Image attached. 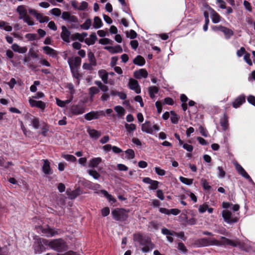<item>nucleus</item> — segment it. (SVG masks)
Masks as SVG:
<instances>
[{
    "label": "nucleus",
    "mask_w": 255,
    "mask_h": 255,
    "mask_svg": "<svg viewBox=\"0 0 255 255\" xmlns=\"http://www.w3.org/2000/svg\"><path fill=\"white\" fill-rule=\"evenodd\" d=\"M221 240L218 241L217 240H213V244L215 245H229L233 247H239L242 250H245V244L243 242H240L238 240L235 241L231 240L224 237H221Z\"/></svg>",
    "instance_id": "f257e3e1"
},
{
    "label": "nucleus",
    "mask_w": 255,
    "mask_h": 255,
    "mask_svg": "<svg viewBox=\"0 0 255 255\" xmlns=\"http://www.w3.org/2000/svg\"><path fill=\"white\" fill-rule=\"evenodd\" d=\"M140 245L142 246L141 251L143 253H148L154 248V244L151 242L150 238L145 235H138L137 239Z\"/></svg>",
    "instance_id": "f03ea898"
},
{
    "label": "nucleus",
    "mask_w": 255,
    "mask_h": 255,
    "mask_svg": "<svg viewBox=\"0 0 255 255\" xmlns=\"http://www.w3.org/2000/svg\"><path fill=\"white\" fill-rule=\"evenodd\" d=\"M61 18L68 23L71 24V28L79 27L78 18L77 16L72 15L68 11H63L62 13Z\"/></svg>",
    "instance_id": "7ed1b4c3"
},
{
    "label": "nucleus",
    "mask_w": 255,
    "mask_h": 255,
    "mask_svg": "<svg viewBox=\"0 0 255 255\" xmlns=\"http://www.w3.org/2000/svg\"><path fill=\"white\" fill-rule=\"evenodd\" d=\"M128 211L123 208H116L112 211L113 218L118 221H125L128 218Z\"/></svg>",
    "instance_id": "20e7f679"
},
{
    "label": "nucleus",
    "mask_w": 255,
    "mask_h": 255,
    "mask_svg": "<svg viewBox=\"0 0 255 255\" xmlns=\"http://www.w3.org/2000/svg\"><path fill=\"white\" fill-rule=\"evenodd\" d=\"M50 248L58 252H61L67 250L65 242L61 239L51 240Z\"/></svg>",
    "instance_id": "39448f33"
},
{
    "label": "nucleus",
    "mask_w": 255,
    "mask_h": 255,
    "mask_svg": "<svg viewBox=\"0 0 255 255\" xmlns=\"http://www.w3.org/2000/svg\"><path fill=\"white\" fill-rule=\"evenodd\" d=\"M222 216L224 221L228 224L235 223L239 220V218L235 214H233L231 211L227 209L223 210Z\"/></svg>",
    "instance_id": "423d86ee"
},
{
    "label": "nucleus",
    "mask_w": 255,
    "mask_h": 255,
    "mask_svg": "<svg viewBox=\"0 0 255 255\" xmlns=\"http://www.w3.org/2000/svg\"><path fill=\"white\" fill-rule=\"evenodd\" d=\"M141 129L143 131L150 134H154L160 130L158 126L153 124L149 121H146L144 124H142Z\"/></svg>",
    "instance_id": "0eeeda50"
},
{
    "label": "nucleus",
    "mask_w": 255,
    "mask_h": 255,
    "mask_svg": "<svg viewBox=\"0 0 255 255\" xmlns=\"http://www.w3.org/2000/svg\"><path fill=\"white\" fill-rule=\"evenodd\" d=\"M102 116H105V112L103 111H91L84 115L85 119L88 121L98 119Z\"/></svg>",
    "instance_id": "6e6552de"
},
{
    "label": "nucleus",
    "mask_w": 255,
    "mask_h": 255,
    "mask_svg": "<svg viewBox=\"0 0 255 255\" xmlns=\"http://www.w3.org/2000/svg\"><path fill=\"white\" fill-rule=\"evenodd\" d=\"M28 102L31 107H36L43 111L46 108V104L42 101H36L32 98H29Z\"/></svg>",
    "instance_id": "1a4fd4ad"
},
{
    "label": "nucleus",
    "mask_w": 255,
    "mask_h": 255,
    "mask_svg": "<svg viewBox=\"0 0 255 255\" xmlns=\"http://www.w3.org/2000/svg\"><path fill=\"white\" fill-rule=\"evenodd\" d=\"M246 102V96L242 94L238 96L232 102V105L235 109L240 108Z\"/></svg>",
    "instance_id": "9d476101"
},
{
    "label": "nucleus",
    "mask_w": 255,
    "mask_h": 255,
    "mask_svg": "<svg viewBox=\"0 0 255 255\" xmlns=\"http://www.w3.org/2000/svg\"><path fill=\"white\" fill-rule=\"evenodd\" d=\"M130 89L134 91L136 94H139L141 92V89L138 81L134 79H130L128 84Z\"/></svg>",
    "instance_id": "9b49d317"
},
{
    "label": "nucleus",
    "mask_w": 255,
    "mask_h": 255,
    "mask_svg": "<svg viewBox=\"0 0 255 255\" xmlns=\"http://www.w3.org/2000/svg\"><path fill=\"white\" fill-rule=\"evenodd\" d=\"M234 165L236 170L240 174H241L245 178L248 179L250 182H253V180L251 177L240 164H239L238 162H236Z\"/></svg>",
    "instance_id": "f8f14e48"
},
{
    "label": "nucleus",
    "mask_w": 255,
    "mask_h": 255,
    "mask_svg": "<svg viewBox=\"0 0 255 255\" xmlns=\"http://www.w3.org/2000/svg\"><path fill=\"white\" fill-rule=\"evenodd\" d=\"M212 21L214 23H218L222 21V17L214 9L209 8Z\"/></svg>",
    "instance_id": "ddd939ff"
},
{
    "label": "nucleus",
    "mask_w": 255,
    "mask_h": 255,
    "mask_svg": "<svg viewBox=\"0 0 255 255\" xmlns=\"http://www.w3.org/2000/svg\"><path fill=\"white\" fill-rule=\"evenodd\" d=\"M68 63L70 68H77L80 66L81 63V59L79 57H74L68 58Z\"/></svg>",
    "instance_id": "4468645a"
},
{
    "label": "nucleus",
    "mask_w": 255,
    "mask_h": 255,
    "mask_svg": "<svg viewBox=\"0 0 255 255\" xmlns=\"http://www.w3.org/2000/svg\"><path fill=\"white\" fill-rule=\"evenodd\" d=\"M61 37L62 39L66 42H69L71 32L64 25L61 26Z\"/></svg>",
    "instance_id": "2eb2a0df"
},
{
    "label": "nucleus",
    "mask_w": 255,
    "mask_h": 255,
    "mask_svg": "<svg viewBox=\"0 0 255 255\" xmlns=\"http://www.w3.org/2000/svg\"><path fill=\"white\" fill-rule=\"evenodd\" d=\"M41 231L42 233L45 235L47 237H51L58 234V232L57 230L49 227L45 229L41 228Z\"/></svg>",
    "instance_id": "dca6fc26"
},
{
    "label": "nucleus",
    "mask_w": 255,
    "mask_h": 255,
    "mask_svg": "<svg viewBox=\"0 0 255 255\" xmlns=\"http://www.w3.org/2000/svg\"><path fill=\"white\" fill-rule=\"evenodd\" d=\"M16 11L19 14L18 18L19 19H22L28 15L27 10L25 5H20L18 6Z\"/></svg>",
    "instance_id": "f3484780"
},
{
    "label": "nucleus",
    "mask_w": 255,
    "mask_h": 255,
    "mask_svg": "<svg viewBox=\"0 0 255 255\" xmlns=\"http://www.w3.org/2000/svg\"><path fill=\"white\" fill-rule=\"evenodd\" d=\"M134 77L137 79H140L141 78H145L148 76V73L147 71L144 69H141L139 70H136L134 72Z\"/></svg>",
    "instance_id": "a211bd4d"
},
{
    "label": "nucleus",
    "mask_w": 255,
    "mask_h": 255,
    "mask_svg": "<svg viewBox=\"0 0 255 255\" xmlns=\"http://www.w3.org/2000/svg\"><path fill=\"white\" fill-rule=\"evenodd\" d=\"M104 49L112 54L122 53L123 52V49L119 45L115 46H105Z\"/></svg>",
    "instance_id": "6ab92c4d"
},
{
    "label": "nucleus",
    "mask_w": 255,
    "mask_h": 255,
    "mask_svg": "<svg viewBox=\"0 0 255 255\" xmlns=\"http://www.w3.org/2000/svg\"><path fill=\"white\" fill-rule=\"evenodd\" d=\"M71 111L74 115H78L84 113L85 112V108L82 105H77L72 106Z\"/></svg>",
    "instance_id": "aec40b11"
},
{
    "label": "nucleus",
    "mask_w": 255,
    "mask_h": 255,
    "mask_svg": "<svg viewBox=\"0 0 255 255\" xmlns=\"http://www.w3.org/2000/svg\"><path fill=\"white\" fill-rule=\"evenodd\" d=\"M13 51L21 54L25 53L27 52V48L26 47H20L17 44L14 43L11 46Z\"/></svg>",
    "instance_id": "412c9836"
},
{
    "label": "nucleus",
    "mask_w": 255,
    "mask_h": 255,
    "mask_svg": "<svg viewBox=\"0 0 255 255\" xmlns=\"http://www.w3.org/2000/svg\"><path fill=\"white\" fill-rule=\"evenodd\" d=\"M43 50L45 54L53 58L56 57L57 55V51L49 46H46L43 47Z\"/></svg>",
    "instance_id": "4be33fe9"
},
{
    "label": "nucleus",
    "mask_w": 255,
    "mask_h": 255,
    "mask_svg": "<svg viewBox=\"0 0 255 255\" xmlns=\"http://www.w3.org/2000/svg\"><path fill=\"white\" fill-rule=\"evenodd\" d=\"M44 164L42 166V171L43 172L46 174H52V171L50 166V163L47 159L43 160Z\"/></svg>",
    "instance_id": "5701e85b"
},
{
    "label": "nucleus",
    "mask_w": 255,
    "mask_h": 255,
    "mask_svg": "<svg viewBox=\"0 0 255 255\" xmlns=\"http://www.w3.org/2000/svg\"><path fill=\"white\" fill-rule=\"evenodd\" d=\"M97 39V37L95 33H92L89 36L86 38L84 40L85 42L88 45H91L94 44L96 40Z\"/></svg>",
    "instance_id": "b1692460"
},
{
    "label": "nucleus",
    "mask_w": 255,
    "mask_h": 255,
    "mask_svg": "<svg viewBox=\"0 0 255 255\" xmlns=\"http://www.w3.org/2000/svg\"><path fill=\"white\" fill-rule=\"evenodd\" d=\"M100 77L102 79V81L105 84H108V73L105 70H101L98 72Z\"/></svg>",
    "instance_id": "393cba45"
},
{
    "label": "nucleus",
    "mask_w": 255,
    "mask_h": 255,
    "mask_svg": "<svg viewBox=\"0 0 255 255\" xmlns=\"http://www.w3.org/2000/svg\"><path fill=\"white\" fill-rule=\"evenodd\" d=\"M133 63L135 65L142 66L145 64V61L141 56L138 55L133 59Z\"/></svg>",
    "instance_id": "a878e982"
},
{
    "label": "nucleus",
    "mask_w": 255,
    "mask_h": 255,
    "mask_svg": "<svg viewBox=\"0 0 255 255\" xmlns=\"http://www.w3.org/2000/svg\"><path fill=\"white\" fill-rule=\"evenodd\" d=\"M222 32L224 33L226 39H229L234 34L233 30L225 26L222 30Z\"/></svg>",
    "instance_id": "bb28decb"
},
{
    "label": "nucleus",
    "mask_w": 255,
    "mask_h": 255,
    "mask_svg": "<svg viewBox=\"0 0 255 255\" xmlns=\"http://www.w3.org/2000/svg\"><path fill=\"white\" fill-rule=\"evenodd\" d=\"M87 131L92 138L97 139L101 136V133L94 129L89 128Z\"/></svg>",
    "instance_id": "cd10ccee"
},
{
    "label": "nucleus",
    "mask_w": 255,
    "mask_h": 255,
    "mask_svg": "<svg viewBox=\"0 0 255 255\" xmlns=\"http://www.w3.org/2000/svg\"><path fill=\"white\" fill-rule=\"evenodd\" d=\"M102 159L100 157H96L92 159L89 163V167H96L101 162Z\"/></svg>",
    "instance_id": "c85d7f7f"
},
{
    "label": "nucleus",
    "mask_w": 255,
    "mask_h": 255,
    "mask_svg": "<svg viewBox=\"0 0 255 255\" xmlns=\"http://www.w3.org/2000/svg\"><path fill=\"white\" fill-rule=\"evenodd\" d=\"M35 17L36 19L41 23L47 22L49 20V18L48 16H44L40 13H38Z\"/></svg>",
    "instance_id": "c756f323"
},
{
    "label": "nucleus",
    "mask_w": 255,
    "mask_h": 255,
    "mask_svg": "<svg viewBox=\"0 0 255 255\" xmlns=\"http://www.w3.org/2000/svg\"><path fill=\"white\" fill-rule=\"evenodd\" d=\"M103 23L102 20L98 16H96L94 19L93 27L96 29H98L102 26Z\"/></svg>",
    "instance_id": "7c9ffc66"
},
{
    "label": "nucleus",
    "mask_w": 255,
    "mask_h": 255,
    "mask_svg": "<svg viewBox=\"0 0 255 255\" xmlns=\"http://www.w3.org/2000/svg\"><path fill=\"white\" fill-rule=\"evenodd\" d=\"M171 117V122L173 124H177L178 123L180 117L177 115L174 111H170V112Z\"/></svg>",
    "instance_id": "2f4dec72"
},
{
    "label": "nucleus",
    "mask_w": 255,
    "mask_h": 255,
    "mask_svg": "<svg viewBox=\"0 0 255 255\" xmlns=\"http://www.w3.org/2000/svg\"><path fill=\"white\" fill-rule=\"evenodd\" d=\"M198 243L202 247H206L208 246L211 245H213V240L212 241H209L207 238H203L198 241Z\"/></svg>",
    "instance_id": "473e14b6"
},
{
    "label": "nucleus",
    "mask_w": 255,
    "mask_h": 255,
    "mask_svg": "<svg viewBox=\"0 0 255 255\" xmlns=\"http://www.w3.org/2000/svg\"><path fill=\"white\" fill-rule=\"evenodd\" d=\"M92 25V20L88 18L82 24L80 25V27L83 30H88Z\"/></svg>",
    "instance_id": "72a5a7b5"
},
{
    "label": "nucleus",
    "mask_w": 255,
    "mask_h": 255,
    "mask_svg": "<svg viewBox=\"0 0 255 255\" xmlns=\"http://www.w3.org/2000/svg\"><path fill=\"white\" fill-rule=\"evenodd\" d=\"M0 28L8 32H10L12 30V26L7 25V23L3 20H0Z\"/></svg>",
    "instance_id": "f704fd0d"
},
{
    "label": "nucleus",
    "mask_w": 255,
    "mask_h": 255,
    "mask_svg": "<svg viewBox=\"0 0 255 255\" xmlns=\"http://www.w3.org/2000/svg\"><path fill=\"white\" fill-rule=\"evenodd\" d=\"M30 123L32 127L35 129H38L39 128V119L35 117H33L30 119Z\"/></svg>",
    "instance_id": "c9c22d12"
},
{
    "label": "nucleus",
    "mask_w": 255,
    "mask_h": 255,
    "mask_svg": "<svg viewBox=\"0 0 255 255\" xmlns=\"http://www.w3.org/2000/svg\"><path fill=\"white\" fill-rule=\"evenodd\" d=\"M115 111L117 113L119 117H122L124 115L125 110L123 107L121 106H117L114 108Z\"/></svg>",
    "instance_id": "e433bc0d"
},
{
    "label": "nucleus",
    "mask_w": 255,
    "mask_h": 255,
    "mask_svg": "<svg viewBox=\"0 0 255 255\" xmlns=\"http://www.w3.org/2000/svg\"><path fill=\"white\" fill-rule=\"evenodd\" d=\"M158 92V88L156 86H151L149 88V94L151 98H153L155 95Z\"/></svg>",
    "instance_id": "4c0bfd02"
},
{
    "label": "nucleus",
    "mask_w": 255,
    "mask_h": 255,
    "mask_svg": "<svg viewBox=\"0 0 255 255\" xmlns=\"http://www.w3.org/2000/svg\"><path fill=\"white\" fill-rule=\"evenodd\" d=\"M12 165L11 162H6L3 158H0V166L3 168H8L10 166Z\"/></svg>",
    "instance_id": "58836bf2"
},
{
    "label": "nucleus",
    "mask_w": 255,
    "mask_h": 255,
    "mask_svg": "<svg viewBox=\"0 0 255 255\" xmlns=\"http://www.w3.org/2000/svg\"><path fill=\"white\" fill-rule=\"evenodd\" d=\"M227 117L224 116L220 121L221 126L222 127L223 129L225 130L228 128V123Z\"/></svg>",
    "instance_id": "ea45409f"
},
{
    "label": "nucleus",
    "mask_w": 255,
    "mask_h": 255,
    "mask_svg": "<svg viewBox=\"0 0 255 255\" xmlns=\"http://www.w3.org/2000/svg\"><path fill=\"white\" fill-rule=\"evenodd\" d=\"M88 57L90 63L93 64V65L96 66L97 63L94 53L92 52H89L88 54Z\"/></svg>",
    "instance_id": "a19ab883"
},
{
    "label": "nucleus",
    "mask_w": 255,
    "mask_h": 255,
    "mask_svg": "<svg viewBox=\"0 0 255 255\" xmlns=\"http://www.w3.org/2000/svg\"><path fill=\"white\" fill-rule=\"evenodd\" d=\"M100 89L96 87H91L89 89V92L90 96L93 97L95 94H98Z\"/></svg>",
    "instance_id": "79ce46f5"
},
{
    "label": "nucleus",
    "mask_w": 255,
    "mask_h": 255,
    "mask_svg": "<svg viewBox=\"0 0 255 255\" xmlns=\"http://www.w3.org/2000/svg\"><path fill=\"white\" fill-rule=\"evenodd\" d=\"M70 70L73 77L79 80L80 77V75L78 72V68H70Z\"/></svg>",
    "instance_id": "37998d69"
},
{
    "label": "nucleus",
    "mask_w": 255,
    "mask_h": 255,
    "mask_svg": "<svg viewBox=\"0 0 255 255\" xmlns=\"http://www.w3.org/2000/svg\"><path fill=\"white\" fill-rule=\"evenodd\" d=\"M24 22L27 24L29 26H32L34 25V22L33 21L32 18L27 15L23 18L22 19Z\"/></svg>",
    "instance_id": "c03bdc74"
},
{
    "label": "nucleus",
    "mask_w": 255,
    "mask_h": 255,
    "mask_svg": "<svg viewBox=\"0 0 255 255\" xmlns=\"http://www.w3.org/2000/svg\"><path fill=\"white\" fill-rule=\"evenodd\" d=\"M49 12L55 16H59L61 14L62 15L61 9L58 8H53Z\"/></svg>",
    "instance_id": "a18cd8bd"
},
{
    "label": "nucleus",
    "mask_w": 255,
    "mask_h": 255,
    "mask_svg": "<svg viewBox=\"0 0 255 255\" xmlns=\"http://www.w3.org/2000/svg\"><path fill=\"white\" fill-rule=\"evenodd\" d=\"M180 180L183 183L187 185H190L192 184L193 179H188L184 177H180Z\"/></svg>",
    "instance_id": "49530a36"
},
{
    "label": "nucleus",
    "mask_w": 255,
    "mask_h": 255,
    "mask_svg": "<svg viewBox=\"0 0 255 255\" xmlns=\"http://www.w3.org/2000/svg\"><path fill=\"white\" fill-rule=\"evenodd\" d=\"M25 37L29 41H34L37 39V35L35 33H27L25 35Z\"/></svg>",
    "instance_id": "de8ad7c7"
},
{
    "label": "nucleus",
    "mask_w": 255,
    "mask_h": 255,
    "mask_svg": "<svg viewBox=\"0 0 255 255\" xmlns=\"http://www.w3.org/2000/svg\"><path fill=\"white\" fill-rule=\"evenodd\" d=\"M88 172L89 175L92 176L95 179H98L100 176V174L96 170H89Z\"/></svg>",
    "instance_id": "09e8293b"
},
{
    "label": "nucleus",
    "mask_w": 255,
    "mask_h": 255,
    "mask_svg": "<svg viewBox=\"0 0 255 255\" xmlns=\"http://www.w3.org/2000/svg\"><path fill=\"white\" fill-rule=\"evenodd\" d=\"M40 84L39 81H35L33 82V84L30 87V91L31 92L34 93L37 91V86Z\"/></svg>",
    "instance_id": "8fccbe9b"
},
{
    "label": "nucleus",
    "mask_w": 255,
    "mask_h": 255,
    "mask_svg": "<svg viewBox=\"0 0 255 255\" xmlns=\"http://www.w3.org/2000/svg\"><path fill=\"white\" fill-rule=\"evenodd\" d=\"M49 130V126L46 124H44L42 128L41 133L44 136H46L47 133Z\"/></svg>",
    "instance_id": "3c124183"
},
{
    "label": "nucleus",
    "mask_w": 255,
    "mask_h": 255,
    "mask_svg": "<svg viewBox=\"0 0 255 255\" xmlns=\"http://www.w3.org/2000/svg\"><path fill=\"white\" fill-rule=\"evenodd\" d=\"M218 170V177L220 178H223L225 177L226 175V172L221 166H218L217 168Z\"/></svg>",
    "instance_id": "603ef678"
},
{
    "label": "nucleus",
    "mask_w": 255,
    "mask_h": 255,
    "mask_svg": "<svg viewBox=\"0 0 255 255\" xmlns=\"http://www.w3.org/2000/svg\"><path fill=\"white\" fill-rule=\"evenodd\" d=\"M159 182L156 180H153L151 183L150 184V186L148 187L150 190H156L158 187Z\"/></svg>",
    "instance_id": "864d4df0"
},
{
    "label": "nucleus",
    "mask_w": 255,
    "mask_h": 255,
    "mask_svg": "<svg viewBox=\"0 0 255 255\" xmlns=\"http://www.w3.org/2000/svg\"><path fill=\"white\" fill-rule=\"evenodd\" d=\"M62 157L67 161L71 162L75 161L76 160V158L74 156L72 155L63 154L62 155Z\"/></svg>",
    "instance_id": "5fc2aeb1"
},
{
    "label": "nucleus",
    "mask_w": 255,
    "mask_h": 255,
    "mask_svg": "<svg viewBox=\"0 0 255 255\" xmlns=\"http://www.w3.org/2000/svg\"><path fill=\"white\" fill-rule=\"evenodd\" d=\"M112 41L107 38H104L100 39L99 41V43L102 45H106L112 43Z\"/></svg>",
    "instance_id": "6e6d98bb"
},
{
    "label": "nucleus",
    "mask_w": 255,
    "mask_h": 255,
    "mask_svg": "<svg viewBox=\"0 0 255 255\" xmlns=\"http://www.w3.org/2000/svg\"><path fill=\"white\" fill-rule=\"evenodd\" d=\"M201 183L203 186V188L205 190H210L211 188V186L209 185L207 181L205 179H202L201 181Z\"/></svg>",
    "instance_id": "4d7b16f0"
},
{
    "label": "nucleus",
    "mask_w": 255,
    "mask_h": 255,
    "mask_svg": "<svg viewBox=\"0 0 255 255\" xmlns=\"http://www.w3.org/2000/svg\"><path fill=\"white\" fill-rule=\"evenodd\" d=\"M127 157L128 159H133L134 157V152L132 149H128L126 151Z\"/></svg>",
    "instance_id": "13d9d810"
},
{
    "label": "nucleus",
    "mask_w": 255,
    "mask_h": 255,
    "mask_svg": "<svg viewBox=\"0 0 255 255\" xmlns=\"http://www.w3.org/2000/svg\"><path fill=\"white\" fill-rule=\"evenodd\" d=\"M216 4L219 5V7L221 9H226V2L224 0H216Z\"/></svg>",
    "instance_id": "bf43d9fd"
},
{
    "label": "nucleus",
    "mask_w": 255,
    "mask_h": 255,
    "mask_svg": "<svg viewBox=\"0 0 255 255\" xmlns=\"http://www.w3.org/2000/svg\"><path fill=\"white\" fill-rule=\"evenodd\" d=\"M88 4L86 1H83L78 7L79 10H85L88 7Z\"/></svg>",
    "instance_id": "052dcab7"
},
{
    "label": "nucleus",
    "mask_w": 255,
    "mask_h": 255,
    "mask_svg": "<svg viewBox=\"0 0 255 255\" xmlns=\"http://www.w3.org/2000/svg\"><path fill=\"white\" fill-rule=\"evenodd\" d=\"M178 249L183 253H186L187 252V250L182 243H179L178 244Z\"/></svg>",
    "instance_id": "680f3d73"
},
{
    "label": "nucleus",
    "mask_w": 255,
    "mask_h": 255,
    "mask_svg": "<svg viewBox=\"0 0 255 255\" xmlns=\"http://www.w3.org/2000/svg\"><path fill=\"white\" fill-rule=\"evenodd\" d=\"M244 60L250 66L253 65L252 60L250 58V54L248 53H246L244 55Z\"/></svg>",
    "instance_id": "e2e57ef3"
},
{
    "label": "nucleus",
    "mask_w": 255,
    "mask_h": 255,
    "mask_svg": "<svg viewBox=\"0 0 255 255\" xmlns=\"http://www.w3.org/2000/svg\"><path fill=\"white\" fill-rule=\"evenodd\" d=\"M173 232H171V231H170L169 230L166 229V228H162V230H161V233L164 235H166V236H173L174 235V234H173Z\"/></svg>",
    "instance_id": "0e129e2a"
},
{
    "label": "nucleus",
    "mask_w": 255,
    "mask_h": 255,
    "mask_svg": "<svg viewBox=\"0 0 255 255\" xmlns=\"http://www.w3.org/2000/svg\"><path fill=\"white\" fill-rule=\"evenodd\" d=\"M126 128L128 132H131L135 129L136 126L133 124H126Z\"/></svg>",
    "instance_id": "69168bd1"
},
{
    "label": "nucleus",
    "mask_w": 255,
    "mask_h": 255,
    "mask_svg": "<svg viewBox=\"0 0 255 255\" xmlns=\"http://www.w3.org/2000/svg\"><path fill=\"white\" fill-rule=\"evenodd\" d=\"M199 130L201 134L204 137H208L209 135L207 130L203 127L200 126Z\"/></svg>",
    "instance_id": "338daca9"
},
{
    "label": "nucleus",
    "mask_w": 255,
    "mask_h": 255,
    "mask_svg": "<svg viewBox=\"0 0 255 255\" xmlns=\"http://www.w3.org/2000/svg\"><path fill=\"white\" fill-rule=\"evenodd\" d=\"M248 102L255 106V97L253 95H250L247 98Z\"/></svg>",
    "instance_id": "774afa93"
}]
</instances>
